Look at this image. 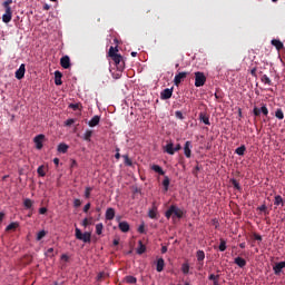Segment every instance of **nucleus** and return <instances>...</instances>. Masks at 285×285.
Masks as SVG:
<instances>
[{
    "instance_id": "51",
    "label": "nucleus",
    "mask_w": 285,
    "mask_h": 285,
    "mask_svg": "<svg viewBox=\"0 0 285 285\" xmlns=\"http://www.w3.org/2000/svg\"><path fill=\"white\" fill-rule=\"evenodd\" d=\"M138 233L145 234V224H140V226L138 227Z\"/></svg>"
},
{
    "instance_id": "42",
    "label": "nucleus",
    "mask_w": 285,
    "mask_h": 285,
    "mask_svg": "<svg viewBox=\"0 0 285 285\" xmlns=\"http://www.w3.org/2000/svg\"><path fill=\"white\" fill-rule=\"evenodd\" d=\"M122 158L125 159L126 166H132V160L128 155H122Z\"/></svg>"
},
{
    "instance_id": "20",
    "label": "nucleus",
    "mask_w": 285,
    "mask_h": 285,
    "mask_svg": "<svg viewBox=\"0 0 285 285\" xmlns=\"http://www.w3.org/2000/svg\"><path fill=\"white\" fill-rule=\"evenodd\" d=\"M151 170L156 171V174H159V176H165L166 171L159 166L158 164H154L151 166Z\"/></svg>"
},
{
    "instance_id": "24",
    "label": "nucleus",
    "mask_w": 285,
    "mask_h": 285,
    "mask_svg": "<svg viewBox=\"0 0 285 285\" xmlns=\"http://www.w3.org/2000/svg\"><path fill=\"white\" fill-rule=\"evenodd\" d=\"M92 135H94V130L88 129L83 134L82 138L85 141H91Z\"/></svg>"
},
{
    "instance_id": "19",
    "label": "nucleus",
    "mask_w": 285,
    "mask_h": 285,
    "mask_svg": "<svg viewBox=\"0 0 285 285\" xmlns=\"http://www.w3.org/2000/svg\"><path fill=\"white\" fill-rule=\"evenodd\" d=\"M199 119L200 121H203V124L210 125V117L207 116V114H205L204 111H200Z\"/></svg>"
},
{
    "instance_id": "26",
    "label": "nucleus",
    "mask_w": 285,
    "mask_h": 285,
    "mask_svg": "<svg viewBox=\"0 0 285 285\" xmlns=\"http://www.w3.org/2000/svg\"><path fill=\"white\" fill-rule=\"evenodd\" d=\"M235 153L239 156H244L246 153V145H240L235 149Z\"/></svg>"
},
{
    "instance_id": "55",
    "label": "nucleus",
    "mask_w": 285,
    "mask_h": 285,
    "mask_svg": "<svg viewBox=\"0 0 285 285\" xmlns=\"http://www.w3.org/2000/svg\"><path fill=\"white\" fill-rule=\"evenodd\" d=\"M90 207H91V204H90V203L86 204L85 207H83V213H88V210L90 209Z\"/></svg>"
},
{
    "instance_id": "7",
    "label": "nucleus",
    "mask_w": 285,
    "mask_h": 285,
    "mask_svg": "<svg viewBox=\"0 0 285 285\" xmlns=\"http://www.w3.org/2000/svg\"><path fill=\"white\" fill-rule=\"evenodd\" d=\"M45 138V134H38V136H35L33 142L36 144L37 149H42Z\"/></svg>"
},
{
    "instance_id": "12",
    "label": "nucleus",
    "mask_w": 285,
    "mask_h": 285,
    "mask_svg": "<svg viewBox=\"0 0 285 285\" xmlns=\"http://www.w3.org/2000/svg\"><path fill=\"white\" fill-rule=\"evenodd\" d=\"M60 66L63 68V69H69L71 63H70V58L69 56H63L61 59H60Z\"/></svg>"
},
{
    "instance_id": "43",
    "label": "nucleus",
    "mask_w": 285,
    "mask_h": 285,
    "mask_svg": "<svg viewBox=\"0 0 285 285\" xmlns=\"http://www.w3.org/2000/svg\"><path fill=\"white\" fill-rule=\"evenodd\" d=\"M47 232L45 229H42L41 232L38 233L37 235V240H41L46 237Z\"/></svg>"
},
{
    "instance_id": "36",
    "label": "nucleus",
    "mask_w": 285,
    "mask_h": 285,
    "mask_svg": "<svg viewBox=\"0 0 285 285\" xmlns=\"http://www.w3.org/2000/svg\"><path fill=\"white\" fill-rule=\"evenodd\" d=\"M181 271H183L184 275H188V273L190 271V265L188 263H183Z\"/></svg>"
},
{
    "instance_id": "35",
    "label": "nucleus",
    "mask_w": 285,
    "mask_h": 285,
    "mask_svg": "<svg viewBox=\"0 0 285 285\" xmlns=\"http://www.w3.org/2000/svg\"><path fill=\"white\" fill-rule=\"evenodd\" d=\"M26 209H32L33 202L30 198H26L23 202Z\"/></svg>"
},
{
    "instance_id": "33",
    "label": "nucleus",
    "mask_w": 285,
    "mask_h": 285,
    "mask_svg": "<svg viewBox=\"0 0 285 285\" xmlns=\"http://www.w3.org/2000/svg\"><path fill=\"white\" fill-rule=\"evenodd\" d=\"M138 245L139 246H138L137 253L138 254H144V252L147 250L146 245H144L142 240H139Z\"/></svg>"
},
{
    "instance_id": "56",
    "label": "nucleus",
    "mask_w": 285,
    "mask_h": 285,
    "mask_svg": "<svg viewBox=\"0 0 285 285\" xmlns=\"http://www.w3.org/2000/svg\"><path fill=\"white\" fill-rule=\"evenodd\" d=\"M250 75H252V77H257V69H256V67H254V68L250 70Z\"/></svg>"
},
{
    "instance_id": "50",
    "label": "nucleus",
    "mask_w": 285,
    "mask_h": 285,
    "mask_svg": "<svg viewBox=\"0 0 285 285\" xmlns=\"http://www.w3.org/2000/svg\"><path fill=\"white\" fill-rule=\"evenodd\" d=\"M76 122L75 119H67L65 125H67V127H70L71 125H73Z\"/></svg>"
},
{
    "instance_id": "57",
    "label": "nucleus",
    "mask_w": 285,
    "mask_h": 285,
    "mask_svg": "<svg viewBox=\"0 0 285 285\" xmlns=\"http://www.w3.org/2000/svg\"><path fill=\"white\" fill-rule=\"evenodd\" d=\"M254 239H256V240H263V237H262V235L255 233V234H254Z\"/></svg>"
},
{
    "instance_id": "5",
    "label": "nucleus",
    "mask_w": 285,
    "mask_h": 285,
    "mask_svg": "<svg viewBox=\"0 0 285 285\" xmlns=\"http://www.w3.org/2000/svg\"><path fill=\"white\" fill-rule=\"evenodd\" d=\"M254 116L259 117L261 114H263L264 116H268V107L267 105H263L261 108H257V106L254 107L253 110Z\"/></svg>"
},
{
    "instance_id": "48",
    "label": "nucleus",
    "mask_w": 285,
    "mask_h": 285,
    "mask_svg": "<svg viewBox=\"0 0 285 285\" xmlns=\"http://www.w3.org/2000/svg\"><path fill=\"white\" fill-rule=\"evenodd\" d=\"M80 205H81V199L79 198L73 199V207H80Z\"/></svg>"
},
{
    "instance_id": "64",
    "label": "nucleus",
    "mask_w": 285,
    "mask_h": 285,
    "mask_svg": "<svg viewBox=\"0 0 285 285\" xmlns=\"http://www.w3.org/2000/svg\"><path fill=\"white\" fill-rule=\"evenodd\" d=\"M71 108H73V110H77L79 108V105H70Z\"/></svg>"
},
{
    "instance_id": "4",
    "label": "nucleus",
    "mask_w": 285,
    "mask_h": 285,
    "mask_svg": "<svg viewBox=\"0 0 285 285\" xmlns=\"http://www.w3.org/2000/svg\"><path fill=\"white\" fill-rule=\"evenodd\" d=\"M206 76L200 70L195 72V86L196 88H202V86H205L206 83Z\"/></svg>"
},
{
    "instance_id": "29",
    "label": "nucleus",
    "mask_w": 285,
    "mask_h": 285,
    "mask_svg": "<svg viewBox=\"0 0 285 285\" xmlns=\"http://www.w3.org/2000/svg\"><path fill=\"white\" fill-rule=\"evenodd\" d=\"M274 205H282V207H284L285 205L284 198H282L281 195L275 196Z\"/></svg>"
},
{
    "instance_id": "1",
    "label": "nucleus",
    "mask_w": 285,
    "mask_h": 285,
    "mask_svg": "<svg viewBox=\"0 0 285 285\" xmlns=\"http://www.w3.org/2000/svg\"><path fill=\"white\" fill-rule=\"evenodd\" d=\"M109 58L114 61L115 66L117 67L118 71H124L125 69V60L121 53H118V47H110L109 48Z\"/></svg>"
},
{
    "instance_id": "15",
    "label": "nucleus",
    "mask_w": 285,
    "mask_h": 285,
    "mask_svg": "<svg viewBox=\"0 0 285 285\" xmlns=\"http://www.w3.org/2000/svg\"><path fill=\"white\" fill-rule=\"evenodd\" d=\"M273 268H274L275 275H281L282 268H285V262L276 263Z\"/></svg>"
},
{
    "instance_id": "44",
    "label": "nucleus",
    "mask_w": 285,
    "mask_h": 285,
    "mask_svg": "<svg viewBox=\"0 0 285 285\" xmlns=\"http://www.w3.org/2000/svg\"><path fill=\"white\" fill-rule=\"evenodd\" d=\"M232 185H233V187L236 188L237 190H242V187H240V185H239V183H238L237 179H232Z\"/></svg>"
},
{
    "instance_id": "39",
    "label": "nucleus",
    "mask_w": 285,
    "mask_h": 285,
    "mask_svg": "<svg viewBox=\"0 0 285 285\" xmlns=\"http://www.w3.org/2000/svg\"><path fill=\"white\" fill-rule=\"evenodd\" d=\"M275 117H277V119H284V111L282 110V108H277V110L275 111Z\"/></svg>"
},
{
    "instance_id": "9",
    "label": "nucleus",
    "mask_w": 285,
    "mask_h": 285,
    "mask_svg": "<svg viewBox=\"0 0 285 285\" xmlns=\"http://www.w3.org/2000/svg\"><path fill=\"white\" fill-rule=\"evenodd\" d=\"M188 77V72H178V75L175 76L174 78V83L175 86H179L185 78Z\"/></svg>"
},
{
    "instance_id": "54",
    "label": "nucleus",
    "mask_w": 285,
    "mask_h": 285,
    "mask_svg": "<svg viewBox=\"0 0 285 285\" xmlns=\"http://www.w3.org/2000/svg\"><path fill=\"white\" fill-rule=\"evenodd\" d=\"M116 151H117V153H116V155H115V158L119 160V159L121 158V155H120V153H119V151H120L119 147L116 148Z\"/></svg>"
},
{
    "instance_id": "22",
    "label": "nucleus",
    "mask_w": 285,
    "mask_h": 285,
    "mask_svg": "<svg viewBox=\"0 0 285 285\" xmlns=\"http://www.w3.org/2000/svg\"><path fill=\"white\" fill-rule=\"evenodd\" d=\"M164 267H165V259H164V257H159L157 259V267H156L157 272L161 273L164 271Z\"/></svg>"
},
{
    "instance_id": "37",
    "label": "nucleus",
    "mask_w": 285,
    "mask_h": 285,
    "mask_svg": "<svg viewBox=\"0 0 285 285\" xmlns=\"http://www.w3.org/2000/svg\"><path fill=\"white\" fill-rule=\"evenodd\" d=\"M226 248H227V243H226L225 238H220L219 250L225 252Z\"/></svg>"
},
{
    "instance_id": "13",
    "label": "nucleus",
    "mask_w": 285,
    "mask_h": 285,
    "mask_svg": "<svg viewBox=\"0 0 285 285\" xmlns=\"http://www.w3.org/2000/svg\"><path fill=\"white\" fill-rule=\"evenodd\" d=\"M118 228L124 233L127 234L130 229L129 223L126 220L119 222Z\"/></svg>"
},
{
    "instance_id": "6",
    "label": "nucleus",
    "mask_w": 285,
    "mask_h": 285,
    "mask_svg": "<svg viewBox=\"0 0 285 285\" xmlns=\"http://www.w3.org/2000/svg\"><path fill=\"white\" fill-rule=\"evenodd\" d=\"M6 9V12L4 14H2V22H4L6 24H9V22H11L12 20V9L11 8H8V7H4Z\"/></svg>"
},
{
    "instance_id": "23",
    "label": "nucleus",
    "mask_w": 285,
    "mask_h": 285,
    "mask_svg": "<svg viewBox=\"0 0 285 285\" xmlns=\"http://www.w3.org/2000/svg\"><path fill=\"white\" fill-rule=\"evenodd\" d=\"M169 185H170V179H169L168 175H165L164 180H163V186H164L165 193H167L169 190Z\"/></svg>"
},
{
    "instance_id": "52",
    "label": "nucleus",
    "mask_w": 285,
    "mask_h": 285,
    "mask_svg": "<svg viewBox=\"0 0 285 285\" xmlns=\"http://www.w3.org/2000/svg\"><path fill=\"white\" fill-rule=\"evenodd\" d=\"M213 285H220V283H219V274L215 275V281H214Z\"/></svg>"
},
{
    "instance_id": "16",
    "label": "nucleus",
    "mask_w": 285,
    "mask_h": 285,
    "mask_svg": "<svg viewBox=\"0 0 285 285\" xmlns=\"http://www.w3.org/2000/svg\"><path fill=\"white\" fill-rule=\"evenodd\" d=\"M55 83L56 86H61L62 83V72L60 70L55 71Z\"/></svg>"
},
{
    "instance_id": "3",
    "label": "nucleus",
    "mask_w": 285,
    "mask_h": 285,
    "mask_svg": "<svg viewBox=\"0 0 285 285\" xmlns=\"http://www.w3.org/2000/svg\"><path fill=\"white\" fill-rule=\"evenodd\" d=\"M91 233L85 232L82 233L79 227H76V238L79 240H83V243H91Z\"/></svg>"
},
{
    "instance_id": "11",
    "label": "nucleus",
    "mask_w": 285,
    "mask_h": 285,
    "mask_svg": "<svg viewBox=\"0 0 285 285\" xmlns=\"http://www.w3.org/2000/svg\"><path fill=\"white\" fill-rule=\"evenodd\" d=\"M191 141L187 140L184 145V154H185V157H187V159H190L191 157Z\"/></svg>"
},
{
    "instance_id": "27",
    "label": "nucleus",
    "mask_w": 285,
    "mask_h": 285,
    "mask_svg": "<svg viewBox=\"0 0 285 285\" xmlns=\"http://www.w3.org/2000/svg\"><path fill=\"white\" fill-rule=\"evenodd\" d=\"M19 228V222H11L8 226H7V232H11Z\"/></svg>"
},
{
    "instance_id": "38",
    "label": "nucleus",
    "mask_w": 285,
    "mask_h": 285,
    "mask_svg": "<svg viewBox=\"0 0 285 285\" xmlns=\"http://www.w3.org/2000/svg\"><path fill=\"white\" fill-rule=\"evenodd\" d=\"M102 232H104V224L102 223L96 224V234L101 235Z\"/></svg>"
},
{
    "instance_id": "31",
    "label": "nucleus",
    "mask_w": 285,
    "mask_h": 285,
    "mask_svg": "<svg viewBox=\"0 0 285 285\" xmlns=\"http://www.w3.org/2000/svg\"><path fill=\"white\" fill-rule=\"evenodd\" d=\"M165 150H166L169 155H175V147H174V144H173V142L167 144L166 147H165Z\"/></svg>"
},
{
    "instance_id": "18",
    "label": "nucleus",
    "mask_w": 285,
    "mask_h": 285,
    "mask_svg": "<svg viewBox=\"0 0 285 285\" xmlns=\"http://www.w3.org/2000/svg\"><path fill=\"white\" fill-rule=\"evenodd\" d=\"M272 45L275 47L278 51H281L284 48V42L279 39H272Z\"/></svg>"
},
{
    "instance_id": "10",
    "label": "nucleus",
    "mask_w": 285,
    "mask_h": 285,
    "mask_svg": "<svg viewBox=\"0 0 285 285\" xmlns=\"http://www.w3.org/2000/svg\"><path fill=\"white\" fill-rule=\"evenodd\" d=\"M24 75H26V65L21 63L18 70H16V78H18V80H22V78H24Z\"/></svg>"
},
{
    "instance_id": "41",
    "label": "nucleus",
    "mask_w": 285,
    "mask_h": 285,
    "mask_svg": "<svg viewBox=\"0 0 285 285\" xmlns=\"http://www.w3.org/2000/svg\"><path fill=\"white\" fill-rule=\"evenodd\" d=\"M127 284H136L137 278L136 276H126Z\"/></svg>"
},
{
    "instance_id": "8",
    "label": "nucleus",
    "mask_w": 285,
    "mask_h": 285,
    "mask_svg": "<svg viewBox=\"0 0 285 285\" xmlns=\"http://www.w3.org/2000/svg\"><path fill=\"white\" fill-rule=\"evenodd\" d=\"M173 94H174V89L171 88H169V87H167V88H165L163 91H161V94H160V98L163 99V100H168V99H170L171 97H173Z\"/></svg>"
},
{
    "instance_id": "62",
    "label": "nucleus",
    "mask_w": 285,
    "mask_h": 285,
    "mask_svg": "<svg viewBox=\"0 0 285 285\" xmlns=\"http://www.w3.org/2000/svg\"><path fill=\"white\" fill-rule=\"evenodd\" d=\"M112 244H114L115 246H118V245H119V238H115L114 242H112Z\"/></svg>"
},
{
    "instance_id": "58",
    "label": "nucleus",
    "mask_w": 285,
    "mask_h": 285,
    "mask_svg": "<svg viewBox=\"0 0 285 285\" xmlns=\"http://www.w3.org/2000/svg\"><path fill=\"white\" fill-rule=\"evenodd\" d=\"M216 274H209L208 279L213 281V284L215 283Z\"/></svg>"
},
{
    "instance_id": "60",
    "label": "nucleus",
    "mask_w": 285,
    "mask_h": 285,
    "mask_svg": "<svg viewBox=\"0 0 285 285\" xmlns=\"http://www.w3.org/2000/svg\"><path fill=\"white\" fill-rule=\"evenodd\" d=\"M61 259H63L65 262H69V256H67V254H62Z\"/></svg>"
},
{
    "instance_id": "32",
    "label": "nucleus",
    "mask_w": 285,
    "mask_h": 285,
    "mask_svg": "<svg viewBox=\"0 0 285 285\" xmlns=\"http://www.w3.org/2000/svg\"><path fill=\"white\" fill-rule=\"evenodd\" d=\"M261 81H262L263 83H267L268 86H273V82H272L269 76H267V75H263V76L261 77Z\"/></svg>"
},
{
    "instance_id": "46",
    "label": "nucleus",
    "mask_w": 285,
    "mask_h": 285,
    "mask_svg": "<svg viewBox=\"0 0 285 285\" xmlns=\"http://www.w3.org/2000/svg\"><path fill=\"white\" fill-rule=\"evenodd\" d=\"M258 210L265 213V215H268L267 205L263 204L258 207Z\"/></svg>"
},
{
    "instance_id": "21",
    "label": "nucleus",
    "mask_w": 285,
    "mask_h": 285,
    "mask_svg": "<svg viewBox=\"0 0 285 285\" xmlns=\"http://www.w3.org/2000/svg\"><path fill=\"white\" fill-rule=\"evenodd\" d=\"M100 116H94L88 122L89 127H97L100 124Z\"/></svg>"
},
{
    "instance_id": "17",
    "label": "nucleus",
    "mask_w": 285,
    "mask_h": 285,
    "mask_svg": "<svg viewBox=\"0 0 285 285\" xmlns=\"http://www.w3.org/2000/svg\"><path fill=\"white\" fill-rule=\"evenodd\" d=\"M115 215H116V210L112 207H109L106 210V218H107V220H114Z\"/></svg>"
},
{
    "instance_id": "25",
    "label": "nucleus",
    "mask_w": 285,
    "mask_h": 285,
    "mask_svg": "<svg viewBox=\"0 0 285 285\" xmlns=\"http://www.w3.org/2000/svg\"><path fill=\"white\" fill-rule=\"evenodd\" d=\"M157 213H158V209H157L156 205L154 204L153 209H149L148 217L149 218H157Z\"/></svg>"
},
{
    "instance_id": "30",
    "label": "nucleus",
    "mask_w": 285,
    "mask_h": 285,
    "mask_svg": "<svg viewBox=\"0 0 285 285\" xmlns=\"http://www.w3.org/2000/svg\"><path fill=\"white\" fill-rule=\"evenodd\" d=\"M68 149H69V145H67V144H59L58 147H57V150L59 153H67Z\"/></svg>"
},
{
    "instance_id": "63",
    "label": "nucleus",
    "mask_w": 285,
    "mask_h": 285,
    "mask_svg": "<svg viewBox=\"0 0 285 285\" xmlns=\"http://www.w3.org/2000/svg\"><path fill=\"white\" fill-rule=\"evenodd\" d=\"M167 250H168L167 246H163V247H161L163 254H166Z\"/></svg>"
},
{
    "instance_id": "40",
    "label": "nucleus",
    "mask_w": 285,
    "mask_h": 285,
    "mask_svg": "<svg viewBox=\"0 0 285 285\" xmlns=\"http://www.w3.org/2000/svg\"><path fill=\"white\" fill-rule=\"evenodd\" d=\"M94 188L92 187H86L85 188V198L89 199L91 196Z\"/></svg>"
},
{
    "instance_id": "2",
    "label": "nucleus",
    "mask_w": 285,
    "mask_h": 285,
    "mask_svg": "<svg viewBox=\"0 0 285 285\" xmlns=\"http://www.w3.org/2000/svg\"><path fill=\"white\" fill-rule=\"evenodd\" d=\"M166 218H183L184 217V210H181L177 205H170L169 209L165 213Z\"/></svg>"
},
{
    "instance_id": "47",
    "label": "nucleus",
    "mask_w": 285,
    "mask_h": 285,
    "mask_svg": "<svg viewBox=\"0 0 285 285\" xmlns=\"http://www.w3.org/2000/svg\"><path fill=\"white\" fill-rule=\"evenodd\" d=\"M12 3H13V0H6V1H3L2 7L3 8H11Z\"/></svg>"
},
{
    "instance_id": "14",
    "label": "nucleus",
    "mask_w": 285,
    "mask_h": 285,
    "mask_svg": "<svg viewBox=\"0 0 285 285\" xmlns=\"http://www.w3.org/2000/svg\"><path fill=\"white\" fill-rule=\"evenodd\" d=\"M234 264H236L240 268H244V267H246L247 262H246V259H244V257L238 256V257H235Z\"/></svg>"
},
{
    "instance_id": "34",
    "label": "nucleus",
    "mask_w": 285,
    "mask_h": 285,
    "mask_svg": "<svg viewBox=\"0 0 285 285\" xmlns=\"http://www.w3.org/2000/svg\"><path fill=\"white\" fill-rule=\"evenodd\" d=\"M196 256H197L198 262H204V259H205L204 249H198Z\"/></svg>"
},
{
    "instance_id": "59",
    "label": "nucleus",
    "mask_w": 285,
    "mask_h": 285,
    "mask_svg": "<svg viewBox=\"0 0 285 285\" xmlns=\"http://www.w3.org/2000/svg\"><path fill=\"white\" fill-rule=\"evenodd\" d=\"M180 149H181V145H180V144H177V145L174 147L175 153H176V151H180Z\"/></svg>"
},
{
    "instance_id": "53",
    "label": "nucleus",
    "mask_w": 285,
    "mask_h": 285,
    "mask_svg": "<svg viewBox=\"0 0 285 285\" xmlns=\"http://www.w3.org/2000/svg\"><path fill=\"white\" fill-rule=\"evenodd\" d=\"M39 213L40 215H46V213H48L47 207H40Z\"/></svg>"
},
{
    "instance_id": "61",
    "label": "nucleus",
    "mask_w": 285,
    "mask_h": 285,
    "mask_svg": "<svg viewBox=\"0 0 285 285\" xmlns=\"http://www.w3.org/2000/svg\"><path fill=\"white\" fill-rule=\"evenodd\" d=\"M60 163V158H53V164H56V166H59Z\"/></svg>"
},
{
    "instance_id": "28",
    "label": "nucleus",
    "mask_w": 285,
    "mask_h": 285,
    "mask_svg": "<svg viewBox=\"0 0 285 285\" xmlns=\"http://www.w3.org/2000/svg\"><path fill=\"white\" fill-rule=\"evenodd\" d=\"M91 224H94V217L90 216L89 218H83V220L81 222V225L87 228V226H90Z\"/></svg>"
},
{
    "instance_id": "45",
    "label": "nucleus",
    "mask_w": 285,
    "mask_h": 285,
    "mask_svg": "<svg viewBox=\"0 0 285 285\" xmlns=\"http://www.w3.org/2000/svg\"><path fill=\"white\" fill-rule=\"evenodd\" d=\"M38 175L41 177L46 176L45 166H39L38 168Z\"/></svg>"
},
{
    "instance_id": "49",
    "label": "nucleus",
    "mask_w": 285,
    "mask_h": 285,
    "mask_svg": "<svg viewBox=\"0 0 285 285\" xmlns=\"http://www.w3.org/2000/svg\"><path fill=\"white\" fill-rule=\"evenodd\" d=\"M175 116L178 118V119H184L185 117H184V114H183V111H175Z\"/></svg>"
}]
</instances>
